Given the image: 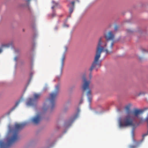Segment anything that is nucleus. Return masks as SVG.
I'll return each mask as SVG.
<instances>
[{"instance_id":"3","label":"nucleus","mask_w":148,"mask_h":148,"mask_svg":"<svg viewBox=\"0 0 148 148\" xmlns=\"http://www.w3.org/2000/svg\"><path fill=\"white\" fill-rule=\"evenodd\" d=\"M27 123H24L21 124H16L14 129L13 130H10V132H12V134L8 139L7 143H5L3 141L0 140V148H8L16 142L19 139L18 135L19 131L23 128Z\"/></svg>"},{"instance_id":"12","label":"nucleus","mask_w":148,"mask_h":148,"mask_svg":"<svg viewBox=\"0 0 148 148\" xmlns=\"http://www.w3.org/2000/svg\"><path fill=\"white\" fill-rule=\"evenodd\" d=\"M21 101V100H19L17 101L15 103V106L12 108V110H13L16 107H17Z\"/></svg>"},{"instance_id":"16","label":"nucleus","mask_w":148,"mask_h":148,"mask_svg":"<svg viewBox=\"0 0 148 148\" xmlns=\"http://www.w3.org/2000/svg\"><path fill=\"white\" fill-rule=\"evenodd\" d=\"M118 28V27L117 25H116L114 27V30L115 31H116Z\"/></svg>"},{"instance_id":"17","label":"nucleus","mask_w":148,"mask_h":148,"mask_svg":"<svg viewBox=\"0 0 148 148\" xmlns=\"http://www.w3.org/2000/svg\"><path fill=\"white\" fill-rule=\"evenodd\" d=\"M83 101V99H81L80 100V101L79 102V104H81L82 102Z\"/></svg>"},{"instance_id":"10","label":"nucleus","mask_w":148,"mask_h":148,"mask_svg":"<svg viewBox=\"0 0 148 148\" xmlns=\"http://www.w3.org/2000/svg\"><path fill=\"white\" fill-rule=\"evenodd\" d=\"M134 144H136V145H131L129 146V148H136L137 147L139 144L140 143L138 142H136L135 140H134Z\"/></svg>"},{"instance_id":"2","label":"nucleus","mask_w":148,"mask_h":148,"mask_svg":"<svg viewBox=\"0 0 148 148\" xmlns=\"http://www.w3.org/2000/svg\"><path fill=\"white\" fill-rule=\"evenodd\" d=\"M125 110L126 116L119 121V126L120 127L134 126V124L133 121L138 118L139 115L142 113L141 110L138 109L132 111L129 106L125 107Z\"/></svg>"},{"instance_id":"4","label":"nucleus","mask_w":148,"mask_h":148,"mask_svg":"<svg viewBox=\"0 0 148 148\" xmlns=\"http://www.w3.org/2000/svg\"><path fill=\"white\" fill-rule=\"evenodd\" d=\"M59 89V85H57L55 88V91L50 94L48 99L51 105V108L53 109L55 106L56 97L58 95Z\"/></svg>"},{"instance_id":"6","label":"nucleus","mask_w":148,"mask_h":148,"mask_svg":"<svg viewBox=\"0 0 148 148\" xmlns=\"http://www.w3.org/2000/svg\"><path fill=\"white\" fill-rule=\"evenodd\" d=\"M40 94H35L34 95V99L30 98L27 102V106H30L33 105L34 102L40 97Z\"/></svg>"},{"instance_id":"23","label":"nucleus","mask_w":148,"mask_h":148,"mask_svg":"<svg viewBox=\"0 0 148 148\" xmlns=\"http://www.w3.org/2000/svg\"><path fill=\"white\" fill-rule=\"evenodd\" d=\"M78 112H79V110L78 109Z\"/></svg>"},{"instance_id":"9","label":"nucleus","mask_w":148,"mask_h":148,"mask_svg":"<svg viewBox=\"0 0 148 148\" xmlns=\"http://www.w3.org/2000/svg\"><path fill=\"white\" fill-rule=\"evenodd\" d=\"M11 45L10 43L3 44L1 45L0 47V53H1L3 51V49L9 47Z\"/></svg>"},{"instance_id":"18","label":"nucleus","mask_w":148,"mask_h":148,"mask_svg":"<svg viewBox=\"0 0 148 148\" xmlns=\"http://www.w3.org/2000/svg\"><path fill=\"white\" fill-rule=\"evenodd\" d=\"M71 3L73 5L72 7H74V3H75L74 1H73L71 2Z\"/></svg>"},{"instance_id":"21","label":"nucleus","mask_w":148,"mask_h":148,"mask_svg":"<svg viewBox=\"0 0 148 148\" xmlns=\"http://www.w3.org/2000/svg\"><path fill=\"white\" fill-rule=\"evenodd\" d=\"M31 0H26V1L27 2H29Z\"/></svg>"},{"instance_id":"5","label":"nucleus","mask_w":148,"mask_h":148,"mask_svg":"<svg viewBox=\"0 0 148 148\" xmlns=\"http://www.w3.org/2000/svg\"><path fill=\"white\" fill-rule=\"evenodd\" d=\"M42 117V113H38L35 116L32 118L31 119V121L34 124L37 125L40 122Z\"/></svg>"},{"instance_id":"22","label":"nucleus","mask_w":148,"mask_h":148,"mask_svg":"<svg viewBox=\"0 0 148 148\" xmlns=\"http://www.w3.org/2000/svg\"><path fill=\"white\" fill-rule=\"evenodd\" d=\"M65 50L66 51L67 49V48L66 47H65Z\"/></svg>"},{"instance_id":"19","label":"nucleus","mask_w":148,"mask_h":148,"mask_svg":"<svg viewBox=\"0 0 148 148\" xmlns=\"http://www.w3.org/2000/svg\"><path fill=\"white\" fill-rule=\"evenodd\" d=\"M58 28V27L57 26H56L54 28V29L55 30H57Z\"/></svg>"},{"instance_id":"13","label":"nucleus","mask_w":148,"mask_h":148,"mask_svg":"<svg viewBox=\"0 0 148 148\" xmlns=\"http://www.w3.org/2000/svg\"><path fill=\"white\" fill-rule=\"evenodd\" d=\"M73 7H72L69 8V12L70 14H71L73 12Z\"/></svg>"},{"instance_id":"1","label":"nucleus","mask_w":148,"mask_h":148,"mask_svg":"<svg viewBox=\"0 0 148 148\" xmlns=\"http://www.w3.org/2000/svg\"><path fill=\"white\" fill-rule=\"evenodd\" d=\"M105 37L106 41L105 44H104L103 47L101 46L102 39L103 37H101L99 39L94 60L89 69L90 73L89 75V78L90 79L87 80L86 79L85 75H84L82 77V90L83 92L88 90L86 93V95L88 97V99L89 101H90L91 99L90 96L91 95V92L89 88V86L90 83V79L92 77V71L93 69L96 66L98 67L100 66L101 61L99 60V59L102 51L105 52L106 54H110L112 52V50L113 46L114 43L115 35L112 31H109L105 35Z\"/></svg>"},{"instance_id":"7","label":"nucleus","mask_w":148,"mask_h":148,"mask_svg":"<svg viewBox=\"0 0 148 148\" xmlns=\"http://www.w3.org/2000/svg\"><path fill=\"white\" fill-rule=\"evenodd\" d=\"M78 113H77L72 117H71L69 120L67 122L65 123L66 126H69L78 117Z\"/></svg>"},{"instance_id":"15","label":"nucleus","mask_w":148,"mask_h":148,"mask_svg":"<svg viewBox=\"0 0 148 148\" xmlns=\"http://www.w3.org/2000/svg\"><path fill=\"white\" fill-rule=\"evenodd\" d=\"M127 33H131L133 32V31L132 30L130 29H127Z\"/></svg>"},{"instance_id":"14","label":"nucleus","mask_w":148,"mask_h":148,"mask_svg":"<svg viewBox=\"0 0 148 148\" xmlns=\"http://www.w3.org/2000/svg\"><path fill=\"white\" fill-rule=\"evenodd\" d=\"M56 15L55 11L54 10H53V13L51 14V16L52 17L55 16Z\"/></svg>"},{"instance_id":"8","label":"nucleus","mask_w":148,"mask_h":148,"mask_svg":"<svg viewBox=\"0 0 148 148\" xmlns=\"http://www.w3.org/2000/svg\"><path fill=\"white\" fill-rule=\"evenodd\" d=\"M66 56L65 54H63L62 56L61 59V65L60 67V72L61 74L64 67V62Z\"/></svg>"},{"instance_id":"11","label":"nucleus","mask_w":148,"mask_h":148,"mask_svg":"<svg viewBox=\"0 0 148 148\" xmlns=\"http://www.w3.org/2000/svg\"><path fill=\"white\" fill-rule=\"evenodd\" d=\"M53 5L51 7V8L53 10H54V8L56 7L58 5V3H57L53 1H52Z\"/></svg>"},{"instance_id":"20","label":"nucleus","mask_w":148,"mask_h":148,"mask_svg":"<svg viewBox=\"0 0 148 148\" xmlns=\"http://www.w3.org/2000/svg\"><path fill=\"white\" fill-rule=\"evenodd\" d=\"M14 60H15V61H16L17 60V58L16 57L14 58Z\"/></svg>"}]
</instances>
